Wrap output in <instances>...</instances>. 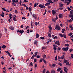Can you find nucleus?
Instances as JSON below:
<instances>
[{
	"label": "nucleus",
	"instance_id": "nucleus-1",
	"mask_svg": "<svg viewBox=\"0 0 73 73\" xmlns=\"http://www.w3.org/2000/svg\"><path fill=\"white\" fill-rule=\"evenodd\" d=\"M59 9L60 10H62L63 9V8L62 7H63V4L62 3H59Z\"/></svg>",
	"mask_w": 73,
	"mask_h": 73
},
{
	"label": "nucleus",
	"instance_id": "nucleus-2",
	"mask_svg": "<svg viewBox=\"0 0 73 73\" xmlns=\"http://www.w3.org/2000/svg\"><path fill=\"white\" fill-rule=\"evenodd\" d=\"M68 49H69V47H66V48L63 47L62 48V50L63 51H68Z\"/></svg>",
	"mask_w": 73,
	"mask_h": 73
},
{
	"label": "nucleus",
	"instance_id": "nucleus-3",
	"mask_svg": "<svg viewBox=\"0 0 73 73\" xmlns=\"http://www.w3.org/2000/svg\"><path fill=\"white\" fill-rule=\"evenodd\" d=\"M55 29H57V30H60V27L57 25H56L55 27Z\"/></svg>",
	"mask_w": 73,
	"mask_h": 73
},
{
	"label": "nucleus",
	"instance_id": "nucleus-4",
	"mask_svg": "<svg viewBox=\"0 0 73 73\" xmlns=\"http://www.w3.org/2000/svg\"><path fill=\"white\" fill-rule=\"evenodd\" d=\"M12 4L13 5V6H16V4H15V0H12Z\"/></svg>",
	"mask_w": 73,
	"mask_h": 73
},
{
	"label": "nucleus",
	"instance_id": "nucleus-5",
	"mask_svg": "<svg viewBox=\"0 0 73 73\" xmlns=\"http://www.w3.org/2000/svg\"><path fill=\"white\" fill-rule=\"evenodd\" d=\"M64 71L66 73H68V72H67V71L66 70V69H67V68L65 66L64 67Z\"/></svg>",
	"mask_w": 73,
	"mask_h": 73
},
{
	"label": "nucleus",
	"instance_id": "nucleus-6",
	"mask_svg": "<svg viewBox=\"0 0 73 73\" xmlns=\"http://www.w3.org/2000/svg\"><path fill=\"white\" fill-rule=\"evenodd\" d=\"M9 29H11L12 31H13V30H14V27L12 26H11L10 27H9Z\"/></svg>",
	"mask_w": 73,
	"mask_h": 73
},
{
	"label": "nucleus",
	"instance_id": "nucleus-7",
	"mask_svg": "<svg viewBox=\"0 0 73 73\" xmlns=\"http://www.w3.org/2000/svg\"><path fill=\"white\" fill-rule=\"evenodd\" d=\"M55 44H57L58 45H60V42L59 41H56L55 42Z\"/></svg>",
	"mask_w": 73,
	"mask_h": 73
},
{
	"label": "nucleus",
	"instance_id": "nucleus-8",
	"mask_svg": "<svg viewBox=\"0 0 73 73\" xmlns=\"http://www.w3.org/2000/svg\"><path fill=\"white\" fill-rule=\"evenodd\" d=\"M52 13L53 15H55V14L56 13V11H54L53 10H52Z\"/></svg>",
	"mask_w": 73,
	"mask_h": 73
},
{
	"label": "nucleus",
	"instance_id": "nucleus-9",
	"mask_svg": "<svg viewBox=\"0 0 73 73\" xmlns=\"http://www.w3.org/2000/svg\"><path fill=\"white\" fill-rule=\"evenodd\" d=\"M47 2H48V3H51V4H52L53 3V2L52 1H51V0H48L47 1Z\"/></svg>",
	"mask_w": 73,
	"mask_h": 73
},
{
	"label": "nucleus",
	"instance_id": "nucleus-10",
	"mask_svg": "<svg viewBox=\"0 0 73 73\" xmlns=\"http://www.w3.org/2000/svg\"><path fill=\"white\" fill-rule=\"evenodd\" d=\"M59 18H61L63 17V15L62 14H60L59 15Z\"/></svg>",
	"mask_w": 73,
	"mask_h": 73
},
{
	"label": "nucleus",
	"instance_id": "nucleus-11",
	"mask_svg": "<svg viewBox=\"0 0 73 73\" xmlns=\"http://www.w3.org/2000/svg\"><path fill=\"white\" fill-rule=\"evenodd\" d=\"M35 24L36 26H37V25H39L40 24V23L36 22L35 23Z\"/></svg>",
	"mask_w": 73,
	"mask_h": 73
},
{
	"label": "nucleus",
	"instance_id": "nucleus-12",
	"mask_svg": "<svg viewBox=\"0 0 73 73\" xmlns=\"http://www.w3.org/2000/svg\"><path fill=\"white\" fill-rule=\"evenodd\" d=\"M19 32L21 34H23L24 33V31L23 30H20Z\"/></svg>",
	"mask_w": 73,
	"mask_h": 73
},
{
	"label": "nucleus",
	"instance_id": "nucleus-13",
	"mask_svg": "<svg viewBox=\"0 0 73 73\" xmlns=\"http://www.w3.org/2000/svg\"><path fill=\"white\" fill-rule=\"evenodd\" d=\"M44 5H41L40 4L39 5V7H40V8H43V6H44Z\"/></svg>",
	"mask_w": 73,
	"mask_h": 73
},
{
	"label": "nucleus",
	"instance_id": "nucleus-14",
	"mask_svg": "<svg viewBox=\"0 0 73 73\" xmlns=\"http://www.w3.org/2000/svg\"><path fill=\"white\" fill-rule=\"evenodd\" d=\"M64 57L65 56L64 55H63L61 57H60V59L62 60V59H63Z\"/></svg>",
	"mask_w": 73,
	"mask_h": 73
},
{
	"label": "nucleus",
	"instance_id": "nucleus-15",
	"mask_svg": "<svg viewBox=\"0 0 73 73\" xmlns=\"http://www.w3.org/2000/svg\"><path fill=\"white\" fill-rule=\"evenodd\" d=\"M73 35V33H70L69 34H68V36H72Z\"/></svg>",
	"mask_w": 73,
	"mask_h": 73
},
{
	"label": "nucleus",
	"instance_id": "nucleus-16",
	"mask_svg": "<svg viewBox=\"0 0 73 73\" xmlns=\"http://www.w3.org/2000/svg\"><path fill=\"white\" fill-rule=\"evenodd\" d=\"M9 17L10 18V19H12V15L11 14H9Z\"/></svg>",
	"mask_w": 73,
	"mask_h": 73
},
{
	"label": "nucleus",
	"instance_id": "nucleus-17",
	"mask_svg": "<svg viewBox=\"0 0 73 73\" xmlns=\"http://www.w3.org/2000/svg\"><path fill=\"white\" fill-rule=\"evenodd\" d=\"M66 65H70V64H69V62H67L66 63Z\"/></svg>",
	"mask_w": 73,
	"mask_h": 73
},
{
	"label": "nucleus",
	"instance_id": "nucleus-18",
	"mask_svg": "<svg viewBox=\"0 0 73 73\" xmlns=\"http://www.w3.org/2000/svg\"><path fill=\"white\" fill-rule=\"evenodd\" d=\"M2 48L3 49H5L6 48V46H5V45H4L2 46Z\"/></svg>",
	"mask_w": 73,
	"mask_h": 73
},
{
	"label": "nucleus",
	"instance_id": "nucleus-19",
	"mask_svg": "<svg viewBox=\"0 0 73 73\" xmlns=\"http://www.w3.org/2000/svg\"><path fill=\"white\" fill-rule=\"evenodd\" d=\"M34 43L35 45H37V41L36 40H35Z\"/></svg>",
	"mask_w": 73,
	"mask_h": 73
},
{
	"label": "nucleus",
	"instance_id": "nucleus-20",
	"mask_svg": "<svg viewBox=\"0 0 73 73\" xmlns=\"http://www.w3.org/2000/svg\"><path fill=\"white\" fill-rule=\"evenodd\" d=\"M42 57H43V58H46V56L45 55V54H44L42 55Z\"/></svg>",
	"mask_w": 73,
	"mask_h": 73
},
{
	"label": "nucleus",
	"instance_id": "nucleus-21",
	"mask_svg": "<svg viewBox=\"0 0 73 73\" xmlns=\"http://www.w3.org/2000/svg\"><path fill=\"white\" fill-rule=\"evenodd\" d=\"M39 37V35L38 33L36 34V38H38Z\"/></svg>",
	"mask_w": 73,
	"mask_h": 73
},
{
	"label": "nucleus",
	"instance_id": "nucleus-22",
	"mask_svg": "<svg viewBox=\"0 0 73 73\" xmlns=\"http://www.w3.org/2000/svg\"><path fill=\"white\" fill-rule=\"evenodd\" d=\"M61 69H61V68H58L57 69V71L58 72H60V70H61Z\"/></svg>",
	"mask_w": 73,
	"mask_h": 73
},
{
	"label": "nucleus",
	"instance_id": "nucleus-23",
	"mask_svg": "<svg viewBox=\"0 0 73 73\" xmlns=\"http://www.w3.org/2000/svg\"><path fill=\"white\" fill-rule=\"evenodd\" d=\"M48 5H50V3H46L45 5V6H47Z\"/></svg>",
	"mask_w": 73,
	"mask_h": 73
},
{
	"label": "nucleus",
	"instance_id": "nucleus-24",
	"mask_svg": "<svg viewBox=\"0 0 73 73\" xmlns=\"http://www.w3.org/2000/svg\"><path fill=\"white\" fill-rule=\"evenodd\" d=\"M34 55H33V56H32V57L31 58V60H33L34 59V58H35V57L34 56Z\"/></svg>",
	"mask_w": 73,
	"mask_h": 73
},
{
	"label": "nucleus",
	"instance_id": "nucleus-25",
	"mask_svg": "<svg viewBox=\"0 0 73 73\" xmlns=\"http://www.w3.org/2000/svg\"><path fill=\"white\" fill-rule=\"evenodd\" d=\"M49 28L50 30H52V28L51 27V26H49Z\"/></svg>",
	"mask_w": 73,
	"mask_h": 73
},
{
	"label": "nucleus",
	"instance_id": "nucleus-26",
	"mask_svg": "<svg viewBox=\"0 0 73 73\" xmlns=\"http://www.w3.org/2000/svg\"><path fill=\"white\" fill-rule=\"evenodd\" d=\"M69 17H73V14H70L69 15Z\"/></svg>",
	"mask_w": 73,
	"mask_h": 73
},
{
	"label": "nucleus",
	"instance_id": "nucleus-27",
	"mask_svg": "<svg viewBox=\"0 0 73 73\" xmlns=\"http://www.w3.org/2000/svg\"><path fill=\"white\" fill-rule=\"evenodd\" d=\"M13 20L14 21H17V20H16V17H14L13 18Z\"/></svg>",
	"mask_w": 73,
	"mask_h": 73
},
{
	"label": "nucleus",
	"instance_id": "nucleus-28",
	"mask_svg": "<svg viewBox=\"0 0 73 73\" xmlns=\"http://www.w3.org/2000/svg\"><path fill=\"white\" fill-rule=\"evenodd\" d=\"M68 62L67 60H64V63H66V62Z\"/></svg>",
	"mask_w": 73,
	"mask_h": 73
},
{
	"label": "nucleus",
	"instance_id": "nucleus-29",
	"mask_svg": "<svg viewBox=\"0 0 73 73\" xmlns=\"http://www.w3.org/2000/svg\"><path fill=\"white\" fill-rule=\"evenodd\" d=\"M46 9L45 10V12L43 14V15H45L46 14Z\"/></svg>",
	"mask_w": 73,
	"mask_h": 73
},
{
	"label": "nucleus",
	"instance_id": "nucleus-30",
	"mask_svg": "<svg viewBox=\"0 0 73 73\" xmlns=\"http://www.w3.org/2000/svg\"><path fill=\"white\" fill-rule=\"evenodd\" d=\"M29 11L30 12H31V11H32V9L31 8V7H29Z\"/></svg>",
	"mask_w": 73,
	"mask_h": 73
},
{
	"label": "nucleus",
	"instance_id": "nucleus-31",
	"mask_svg": "<svg viewBox=\"0 0 73 73\" xmlns=\"http://www.w3.org/2000/svg\"><path fill=\"white\" fill-rule=\"evenodd\" d=\"M65 45L66 46H69V44H65Z\"/></svg>",
	"mask_w": 73,
	"mask_h": 73
},
{
	"label": "nucleus",
	"instance_id": "nucleus-32",
	"mask_svg": "<svg viewBox=\"0 0 73 73\" xmlns=\"http://www.w3.org/2000/svg\"><path fill=\"white\" fill-rule=\"evenodd\" d=\"M40 39H41V40H43V39H44V37H40Z\"/></svg>",
	"mask_w": 73,
	"mask_h": 73
},
{
	"label": "nucleus",
	"instance_id": "nucleus-33",
	"mask_svg": "<svg viewBox=\"0 0 73 73\" xmlns=\"http://www.w3.org/2000/svg\"><path fill=\"white\" fill-rule=\"evenodd\" d=\"M46 70V69H44V70L43 71V73H45V71Z\"/></svg>",
	"mask_w": 73,
	"mask_h": 73
},
{
	"label": "nucleus",
	"instance_id": "nucleus-34",
	"mask_svg": "<svg viewBox=\"0 0 73 73\" xmlns=\"http://www.w3.org/2000/svg\"><path fill=\"white\" fill-rule=\"evenodd\" d=\"M22 5L23 7H27V5H26L24 4H23Z\"/></svg>",
	"mask_w": 73,
	"mask_h": 73
},
{
	"label": "nucleus",
	"instance_id": "nucleus-35",
	"mask_svg": "<svg viewBox=\"0 0 73 73\" xmlns=\"http://www.w3.org/2000/svg\"><path fill=\"white\" fill-rule=\"evenodd\" d=\"M72 11H71V10L70 11V14H71V15H73V12Z\"/></svg>",
	"mask_w": 73,
	"mask_h": 73
},
{
	"label": "nucleus",
	"instance_id": "nucleus-36",
	"mask_svg": "<svg viewBox=\"0 0 73 73\" xmlns=\"http://www.w3.org/2000/svg\"><path fill=\"white\" fill-rule=\"evenodd\" d=\"M52 21H54V22H56V19H54L53 18L52 19Z\"/></svg>",
	"mask_w": 73,
	"mask_h": 73
},
{
	"label": "nucleus",
	"instance_id": "nucleus-37",
	"mask_svg": "<svg viewBox=\"0 0 73 73\" xmlns=\"http://www.w3.org/2000/svg\"><path fill=\"white\" fill-rule=\"evenodd\" d=\"M63 37H64V38H66V35H65V34H63Z\"/></svg>",
	"mask_w": 73,
	"mask_h": 73
},
{
	"label": "nucleus",
	"instance_id": "nucleus-38",
	"mask_svg": "<svg viewBox=\"0 0 73 73\" xmlns=\"http://www.w3.org/2000/svg\"><path fill=\"white\" fill-rule=\"evenodd\" d=\"M59 35H60V37H63V35H62V34H59Z\"/></svg>",
	"mask_w": 73,
	"mask_h": 73
},
{
	"label": "nucleus",
	"instance_id": "nucleus-39",
	"mask_svg": "<svg viewBox=\"0 0 73 73\" xmlns=\"http://www.w3.org/2000/svg\"><path fill=\"white\" fill-rule=\"evenodd\" d=\"M58 65H59L60 66H62V64H61L60 62L59 63Z\"/></svg>",
	"mask_w": 73,
	"mask_h": 73
},
{
	"label": "nucleus",
	"instance_id": "nucleus-40",
	"mask_svg": "<svg viewBox=\"0 0 73 73\" xmlns=\"http://www.w3.org/2000/svg\"><path fill=\"white\" fill-rule=\"evenodd\" d=\"M55 59L56 61H57V56H56L55 58Z\"/></svg>",
	"mask_w": 73,
	"mask_h": 73
},
{
	"label": "nucleus",
	"instance_id": "nucleus-41",
	"mask_svg": "<svg viewBox=\"0 0 73 73\" xmlns=\"http://www.w3.org/2000/svg\"><path fill=\"white\" fill-rule=\"evenodd\" d=\"M2 9L4 11H6V9H5V8L2 7Z\"/></svg>",
	"mask_w": 73,
	"mask_h": 73
},
{
	"label": "nucleus",
	"instance_id": "nucleus-42",
	"mask_svg": "<svg viewBox=\"0 0 73 73\" xmlns=\"http://www.w3.org/2000/svg\"><path fill=\"white\" fill-rule=\"evenodd\" d=\"M54 40H55L56 38H58V37H57V36H55L54 37Z\"/></svg>",
	"mask_w": 73,
	"mask_h": 73
},
{
	"label": "nucleus",
	"instance_id": "nucleus-43",
	"mask_svg": "<svg viewBox=\"0 0 73 73\" xmlns=\"http://www.w3.org/2000/svg\"><path fill=\"white\" fill-rule=\"evenodd\" d=\"M51 73H55V71L54 70H52L51 72Z\"/></svg>",
	"mask_w": 73,
	"mask_h": 73
},
{
	"label": "nucleus",
	"instance_id": "nucleus-44",
	"mask_svg": "<svg viewBox=\"0 0 73 73\" xmlns=\"http://www.w3.org/2000/svg\"><path fill=\"white\" fill-rule=\"evenodd\" d=\"M15 13H18V12L17 11V10H15Z\"/></svg>",
	"mask_w": 73,
	"mask_h": 73
},
{
	"label": "nucleus",
	"instance_id": "nucleus-45",
	"mask_svg": "<svg viewBox=\"0 0 73 73\" xmlns=\"http://www.w3.org/2000/svg\"><path fill=\"white\" fill-rule=\"evenodd\" d=\"M53 46L54 47H56L57 46L56 44L53 45Z\"/></svg>",
	"mask_w": 73,
	"mask_h": 73
},
{
	"label": "nucleus",
	"instance_id": "nucleus-46",
	"mask_svg": "<svg viewBox=\"0 0 73 73\" xmlns=\"http://www.w3.org/2000/svg\"><path fill=\"white\" fill-rule=\"evenodd\" d=\"M57 49H58V50H61V48H60L59 47H58V48Z\"/></svg>",
	"mask_w": 73,
	"mask_h": 73
},
{
	"label": "nucleus",
	"instance_id": "nucleus-47",
	"mask_svg": "<svg viewBox=\"0 0 73 73\" xmlns=\"http://www.w3.org/2000/svg\"><path fill=\"white\" fill-rule=\"evenodd\" d=\"M72 50H73V49L71 48V49H70L69 51H70V52H72Z\"/></svg>",
	"mask_w": 73,
	"mask_h": 73
},
{
	"label": "nucleus",
	"instance_id": "nucleus-48",
	"mask_svg": "<svg viewBox=\"0 0 73 73\" xmlns=\"http://www.w3.org/2000/svg\"><path fill=\"white\" fill-rule=\"evenodd\" d=\"M34 62H36L37 61V59H34Z\"/></svg>",
	"mask_w": 73,
	"mask_h": 73
},
{
	"label": "nucleus",
	"instance_id": "nucleus-49",
	"mask_svg": "<svg viewBox=\"0 0 73 73\" xmlns=\"http://www.w3.org/2000/svg\"><path fill=\"white\" fill-rule=\"evenodd\" d=\"M67 9H68V11H70V10H71V9H70V8L69 7H67Z\"/></svg>",
	"mask_w": 73,
	"mask_h": 73
},
{
	"label": "nucleus",
	"instance_id": "nucleus-50",
	"mask_svg": "<svg viewBox=\"0 0 73 73\" xmlns=\"http://www.w3.org/2000/svg\"><path fill=\"white\" fill-rule=\"evenodd\" d=\"M70 4V2L69 1H68L67 3V5H68Z\"/></svg>",
	"mask_w": 73,
	"mask_h": 73
},
{
	"label": "nucleus",
	"instance_id": "nucleus-51",
	"mask_svg": "<svg viewBox=\"0 0 73 73\" xmlns=\"http://www.w3.org/2000/svg\"><path fill=\"white\" fill-rule=\"evenodd\" d=\"M42 58H41L40 60L39 61V62H42Z\"/></svg>",
	"mask_w": 73,
	"mask_h": 73
},
{
	"label": "nucleus",
	"instance_id": "nucleus-52",
	"mask_svg": "<svg viewBox=\"0 0 73 73\" xmlns=\"http://www.w3.org/2000/svg\"><path fill=\"white\" fill-rule=\"evenodd\" d=\"M24 2H25V3H28V1L26 0H24Z\"/></svg>",
	"mask_w": 73,
	"mask_h": 73
},
{
	"label": "nucleus",
	"instance_id": "nucleus-53",
	"mask_svg": "<svg viewBox=\"0 0 73 73\" xmlns=\"http://www.w3.org/2000/svg\"><path fill=\"white\" fill-rule=\"evenodd\" d=\"M1 15L2 17H4V15H3V14Z\"/></svg>",
	"mask_w": 73,
	"mask_h": 73
},
{
	"label": "nucleus",
	"instance_id": "nucleus-54",
	"mask_svg": "<svg viewBox=\"0 0 73 73\" xmlns=\"http://www.w3.org/2000/svg\"><path fill=\"white\" fill-rule=\"evenodd\" d=\"M22 1H21V0L20 1V2H19V4L20 5H21V3H22Z\"/></svg>",
	"mask_w": 73,
	"mask_h": 73
},
{
	"label": "nucleus",
	"instance_id": "nucleus-55",
	"mask_svg": "<svg viewBox=\"0 0 73 73\" xmlns=\"http://www.w3.org/2000/svg\"><path fill=\"white\" fill-rule=\"evenodd\" d=\"M30 64L32 66H33V63L32 62H31L30 63Z\"/></svg>",
	"mask_w": 73,
	"mask_h": 73
},
{
	"label": "nucleus",
	"instance_id": "nucleus-56",
	"mask_svg": "<svg viewBox=\"0 0 73 73\" xmlns=\"http://www.w3.org/2000/svg\"><path fill=\"white\" fill-rule=\"evenodd\" d=\"M27 18H26L24 17H22V19H23V20H25V19H26Z\"/></svg>",
	"mask_w": 73,
	"mask_h": 73
},
{
	"label": "nucleus",
	"instance_id": "nucleus-57",
	"mask_svg": "<svg viewBox=\"0 0 73 73\" xmlns=\"http://www.w3.org/2000/svg\"><path fill=\"white\" fill-rule=\"evenodd\" d=\"M37 58H39L40 57V56L39 55L37 56Z\"/></svg>",
	"mask_w": 73,
	"mask_h": 73
},
{
	"label": "nucleus",
	"instance_id": "nucleus-58",
	"mask_svg": "<svg viewBox=\"0 0 73 73\" xmlns=\"http://www.w3.org/2000/svg\"><path fill=\"white\" fill-rule=\"evenodd\" d=\"M53 49H54V50H57V48L56 47H53Z\"/></svg>",
	"mask_w": 73,
	"mask_h": 73
},
{
	"label": "nucleus",
	"instance_id": "nucleus-59",
	"mask_svg": "<svg viewBox=\"0 0 73 73\" xmlns=\"http://www.w3.org/2000/svg\"><path fill=\"white\" fill-rule=\"evenodd\" d=\"M24 27V26L23 25H22L21 26V28H23Z\"/></svg>",
	"mask_w": 73,
	"mask_h": 73
},
{
	"label": "nucleus",
	"instance_id": "nucleus-60",
	"mask_svg": "<svg viewBox=\"0 0 73 73\" xmlns=\"http://www.w3.org/2000/svg\"><path fill=\"white\" fill-rule=\"evenodd\" d=\"M71 57L72 58H73V55L72 54L71 55Z\"/></svg>",
	"mask_w": 73,
	"mask_h": 73
},
{
	"label": "nucleus",
	"instance_id": "nucleus-61",
	"mask_svg": "<svg viewBox=\"0 0 73 73\" xmlns=\"http://www.w3.org/2000/svg\"><path fill=\"white\" fill-rule=\"evenodd\" d=\"M34 7H36V6H37L36 5V3H35V4H34Z\"/></svg>",
	"mask_w": 73,
	"mask_h": 73
},
{
	"label": "nucleus",
	"instance_id": "nucleus-62",
	"mask_svg": "<svg viewBox=\"0 0 73 73\" xmlns=\"http://www.w3.org/2000/svg\"><path fill=\"white\" fill-rule=\"evenodd\" d=\"M6 53H7V54H10V53H9V52H8V51H6Z\"/></svg>",
	"mask_w": 73,
	"mask_h": 73
},
{
	"label": "nucleus",
	"instance_id": "nucleus-63",
	"mask_svg": "<svg viewBox=\"0 0 73 73\" xmlns=\"http://www.w3.org/2000/svg\"><path fill=\"white\" fill-rule=\"evenodd\" d=\"M48 8L49 9H50V5H48Z\"/></svg>",
	"mask_w": 73,
	"mask_h": 73
},
{
	"label": "nucleus",
	"instance_id": "nucleus-64",
	"mask_svg": "<svg viewBox=\"0 0 73 73\" xmlns=\"http://www.w3.org/2000/svg\"><path fill=\"white\" fill-rule=\"evenodd\" d=\"M49 70H47L46 72V73H49Z\"/></svg>",
	"mask_w": 73,
	"mask_h": 73
}]
</instances>
